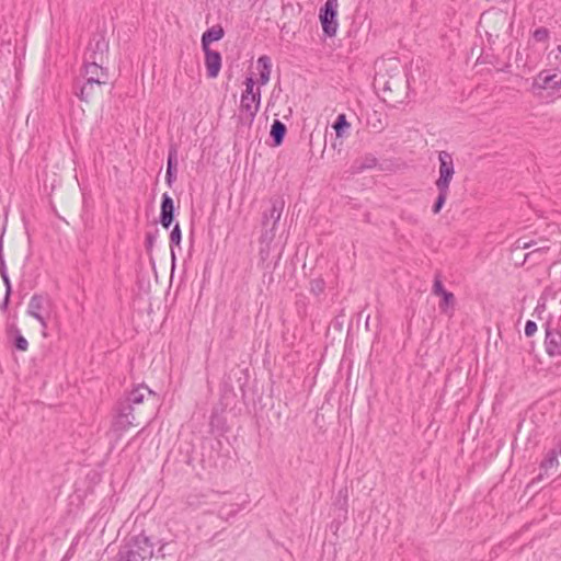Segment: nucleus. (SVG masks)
<instances>
[{"label": "nucleus", "instance_id": "nucleus-6", "mask_svg": "<svg viewBox=\"0 0 561 561\" xmlns=\"http://www.w3.org/2000/svg\"><path fill=\"white\" fill-rule=\"evenodd\" d=\"M337 7V0H327L318 14L323 35L325 37H333L336 35L339 27Z\"/></svg>", "mask_w": 561, "mask_h": 561}, {"label": "nucleus", "instance_id": "nucleus-33", "mask_svg": "<svg viewBox=\"0 0 561 561\" xmlns=\"http://www.w3.org/2000/svg\"><path fill=\"white\" fill-rule=\"evenodd\" d=\"M537 331V323L533 320H528L525 324V335L533 336Z\"/></svg>", "mask_w": 561, "mask_h": 561}, {"label": "nucleus", "instance_id": "nucleus-39", "mask_svg": "<svg viewBox=\"0 0 561 561\" xmlns=\"http://www.w3.org/2000/svg\"><path fill=\"white\" fill-rule=\"evenodd\" d=\"M317 284H318V288H320V286H324V282L322 279H319L317 280Z\"/></svg>", "mask_w": 561, "mask_h": 561}, {"label": "nucleus", "instance_id": "nucleus-16", "mask_svg": "<svg viewBox=\"0 0 561 561\" xmlns=\"http://www.w3.org/2000/svg\"><path fill=\"white\" fill-rule=\"evenodd\" d=\"M146 394L151 396L153 392L145 385H138L134 388L127 396L122 399V402H128L131 407L135 408L136 404H140L144 402Z\"/></svg>", "mask_w": 561, "mask_h": 561}, {"label": "nucleus", "instance_id": "nucleus-22", "mask_svg": "<svg viewBox=\"0 0 561 561\" xmlns=\"http://www.w3.org/2000/svg\"><path fill=\"white\" fill-rule=\"evenodd\" d=\"M440 297L442 299L438 304L440 312L445 314H451L456 305V298L454 294L447 290L445 294L440 295Z\"/></svg>", "mask_w": 561, "mask_h": 561}, {"label": "nucleus", "instance_id": "nucleus-34", "mask_svg": "<svg viewBox=\"0 0 561 561\" xmlns=\"http://www.w3.org/2000/svg\"><path fill=\"white\" fill-rule=\"evenodd\" d=\"M7 274H8L7 266H5L3 252H2V239H0V275L5 276Z\"/></svg>", "mask_w": 561, "mask_h": 561}, {"label": "nucleus", "instance_id": "nucleus-37", "mask_svg": "<svg viewBox=\"0 0 561 561\" xmlns=\"http://www.w3.org/2000/svg\"><path fill=\"white\" fill-rule=\"evenodd\" d=\"M240 510L239 505H236V508L229 511V512H225V507H221L219 513L221 516L226 515V516H233L234 514H237V512Z\"/></svg>", "mask_w": 561, "mask_h": 561}, {"label": "nucleus", "instance_id": "nucleus-38", "mask_svg": "<svg viewBox=\"0 0 561 561\" xmlns=\"http://www.w3.org/2000/svg\"><path fill=\"white\" fill-rule=\"evenodd\" d=\"M10 296H11V295H8V293H5V295H4V299H3V301H2V302H1V305H0V309H1L2 311H7V310H8L9 302H10Z\"/></svg>", "mask_w": 561, "mask_h": 561}, {"label": "nucleus", "instance_id": "nucleus-5", "mask_svg": "<svg viewBox=\"0 0 561 561\" xmlns=\"http://www.w3.org/2000/svg\"><path fill=\"white\" fill-rule=\"evenodd\" d=\"M51 300L47 295L34 294L27 306V314L36 319L42 329L48 327L47 320L50 316Z\"/></svg>", "mask_w": 561, "mask_h": 561}, {"label": "nucleus", "instance_id": "nucleus-21", "mask_svg": "<svg viewBox=\"0 0 561 561\" xmlns=\"http://www.w3.org/2000/svg\"><path fill=\"white\" fill-rule=\"evenodd\" d=\"M558 466V451L556 449L548 450L540 462V469L545 471V474H548L549 470L557 469Z\"/></svg>", "mask_w": 561, "mask_h": 561}, {"label": "nucleus", "instance_id": "nucleus-42", "mask_svg": "<svg viewBox=\"0 0 561 561\" xmlns=\"http://www.w3.org/2000/svg\"><path fill=\"white\" fill-rule=\"evenodd\" d=\"M558 50L561 53V45H560V46H558Z\"/></svg>", "mask_w": 561, "mask_h": 561}, {"label": "nucleus", "instance_id": "nucleus-35", "mask_svg": "<svg viewBox=\"0 0 561 561\" xmlns=\"http://www.w3.org/2000/svg\"><path fill=\"white\" fill-rule=\"evenodd\" d=\"M176 179V171H167L165 173V182L169 185V187L172 186L173 182Z\"/></svg>", "mask_w": 561, "mask_h": 561}, {"label": "nucleus", "instance_id": "nucleus-23", "mask_svg": "<svg viewBox=\"0 0 561 561\" xmlns=\"http://www.w3.org/2000/svg\"><path fill=\"white\" fill-rule=\"evenodd\" d=\"M351 124L347 122L345 114H339L332 124V128L335 131L336 138H342L345 136L347 129H350Z\"/></svg>", "mask_w": 561, "mask_h": 561}, {"label": "nucleus", "instance_id": "nucleus-41", "mask_svg": "<svg viewBox=\"0 0 561 561\" xmlns=\"http://www.w3.org/2000/svg\"><path fill=\"white\" fill-rule=\"evenodd\" d=\"M542 477H543V474H542V473H539V476L537 477V479H538V480H541V479H542Z\"/></svg>", "mask_w": 561, "mask_h": 561}, {"label": "nucleus", "instance_id": "nucleus-20", "mask_svg": "<svg viewBox=\"0 0 561 561\" xmlns=\"http://www.w3.org/2000/svg\"><path fill=\"white\" fill-rule=\"evenodd\" d=\"M550 250V247L545 244L538 248H535L530 252L524 255L523 263L531 262V264H539L543 261L545 254Z\"/></svg>", "mask_w": 561, "mask_h": 561}, {"label": "nucleus", "instance_id": "nucleus-28", "mask_svg": "<svg viewBox=\"0 0 561 561\" xmlns=\"http://www.w3.org/2000/svg\"><path fill=\"white\" fill-rule=\"evenodd\" d=\"M178 165V150L175 147H171L168 153L167 171H176Z\"/></svg>", "mask_w": 561, "mask_h": 561}, {"label": "nucleus", "instance_id": "nucleus-30", "mask_svg": "<svg viewBox=\"0 0 561 561\" xmlns=\"http://www.w3.org/2000/svg\"><path fill=\"white\" fill-rule=\"evenodd\" d=\"M549 30L546 27H538L534 31L533 37L536 42H546L549 38Z\"/></svg>", "mask_w": 561, "mask_h": 561}, {"label": "nucleus", "instance_id": "nucleus-11", "mask_svg": "<svg viewBox=\"0 0 561 561\" xmlns=\"http://www.w3.org/2000/svg\"><path fill=\"white\" fill-rule=\"evenodd\" d=\"M83 80L100 82L102 84H107L108 81V71L104 67L102 62L91 64L87 60H83V69H82Z\"/></svg>", "mask_w": 561, "mask_h": 561}, {"label": "nucleus", "instance_id": "nucleus-1", "mask_svg": "<svg viewBox=\"0 0 561 561\" xmlns=\"http://www.w3.org/2000/svg\"><path fill=\"white\" fill-rule=\"evenodd\" d=\"M245 90L241 94L238 123L241 126L250 128L259 112L261 104V90L260 88L254 91V80L248 77L244 81Z\"/></svg>", "mask_w": 561, "mask_h": 561}, {"label": "nucleus", "instance_id": "nucleus-25", "mask_svg": "<svg viewBox=\"0 0 561 561\" xmlns=\"http://www.w3.org/2000/svg\"><path fill=\"white\" fill-rule=\"evenodd\" d=\"M437 191H438V195L434 202V205L432 207V211L434 214H438L442 208L444 207L445 203H446V199L448 197V194H449V188H446V187H436Z\"/></svg>", "mask_w": 561, "mask_h": 561}, {"label": "nucleus", "instance_id": "nucleus-9", "mask_svg": "<svg viewBox=\"0 0 561 561\" xmlns=\"http://www.w3.org/2000/svg\"><path fill=\"white\" fill-rule=\"evenodd\" d=\"M439 161V176L435 181L436 187L449 188L450 182L455 174V164L453 157L449 152L443 150L438 153Z\"/></svg>", "mask_w": 561, "mask_h": 561}, {"label": "nucleus", "instance_id": "nucleus-7", "mask_svg": "<svg viewBox=\"0 0 561 561\" xmlns=\"http://www.w3.org/2000/svg\"><path fill=\"white\" fill-rule=\"evenodd\" d=\"M108 48L110 46L105 35L101 33L94 34L89 41L83 60H87L91 64H105L107 60Z\"/></svg>", "mask_w": 561, "mask_h": 561}, {"label": "nucleus", "instance_id": "nucleus-32", "mask_svg": "<svg viewBox=\"0 0 561 561\" xmlns=\"http://www.w3.org/2000/svg\"><path fill=\"white\" fill-rule=\"evenodd\" d=\"M536 244L535 241H526L524 238H519L516 240L515 244H514V250H526V249H530L531 247H534Z\"/></svg>", "mask_w": 561, "mask_h": 561}, {"label": "nucleus", "instance_id": "nucleus-24", "mask_svg": "<svg viewBox=\"0 0 561 561\" xmlns=\"http://www.w3.org/2000/svg\"><path fill=\"white\" fill-rule=\"evenodd\" d=\"M335 508L339 511L337 516L346 519L347 517V491L340 490L334 503Z\"/></svg>", "mask_w": 561, "mask_h": 561}, {"label": "nucleus", "instance_id": "nucleus-19", "mask_svg": "<svg viewBox=\"0 0 561 561\" xmlns=\"http://www.w3.org/2000/svg\"><path fill=\"white\" fill-rule=\"evenodd\" d=\"M257 65L261 68L259 82L261 85H264L268 82L271 76V58L266 55H263L259 57Z\"/></svg>", "mask_w": 561, "mask_h": 561}, {"label": "nucleus", "instance_id": "nucleus-12", "mask_svg": "<svg viewBox=\"0 0 561 561\" xmlns=\"http://www.w3.org/2000/svg\"><path fill=\"white\" fill-rule=\"evenodd\" d=\"M174 202L173 198L164 193L161 198L160 224L163 228L169 229L174 220Z\"/></svg>", "mask_w": 561, "mask_h": 561}, {"label": "nucleus", "instance_id": "nucleus-40", "mask_svg": "<svg viewBox=\"0 0 561 561\" xmlns=\"http://www.w3.org/2000/svg\"><path fill=\"white\" fill-rule=\"evenodd\" d=\"M388 89H390V82H389V81H387V82L385 83V90H388Z\"/></svg>", "mask_w": 561, "mask_h": 561}, {"label": "nucleus", "instance_id": "nucleus-10", "mask_svg": "<svg viewBox=\"0 0 561 561\" xmlns=\"http://www.w3.org/2000/svg\"><path fill=\"white\" fill-rule=\"evenodd\" d=\"M104 84L100 82H93L80 79L73 83V93L82 102L89 103L102 93V87Z\"/></svg>", "mask_w": 561, "mask_h": 561}, {"label": "nucleus", "instance_id": "nucleus-2", "mask_svg": "<svg viewBox=\"0 0 561 561\" xmlns=\"http://www.w3.org/2000/svg\"><path fill=\"white\" fill-rule=\"evenodd\" d=\"M153 556V545L145 535L133 537L118 552V561H150Z\"/></svg>", "mask_w": 561, "mask_h": 561}, {"label": "nucleus", "instance_id": "nucleus-31", "mask_svg": "<svg viewBox=\"0 0 561 561\" xmlns=\"http://www.w3.org/2000/svg\"><path fill=\"white\" fill-rule=\"evenodd\" d=\"M433 294L434 295H437V296H440L443 294H445L447 290L445 289L442 280H440V275L437 274L435 276V279H434V284H433Z\"/></svg>", "mask_w": 561, "mask_h": 561}, {"label": "nucleus", "instance_id": "nucleus-3", "mask_svg": "<svg viewBox=\"0 0 561 561\" xmlns=\"http://www.w3.org/2000/svg\"><path fill=\"white\" fill-rule=\"evenodd\" d=\"M283 209L284 202L282 199L276 198L271 201V207L268 210L264 211L262 216L263 232L260 238L261 243L268 245L274 240Z\"/></svg>", "mask_w": 561, "mask_h": 561}, {"label": "nucleus", "instance_id": "nucleus-17", "mask_svg": "<svg viewBox=\"0 0 561 561\" xmlns=\"http://www.w3.org/2000/svg\"><path fill=\"white\" fill-rule=\"evenodd\" d=\"M225 35V31L221 25H215L202 35V49L210 48V43L220 41Z\"/></svg>", "mask_w": 561, "mask_h": 561}, {"label": "nucleus", "instance_id": "nucleus-18", "mask_svg": "<svg viewBox=\"0 0 561 561\" xmlns=\"http://www.w3.org/2000/svg\"><path fill=\"white\" fill-rule=\"evenodd\" d=\"M286 133V125L279 119H274L270 130V136L274 147H278L283 144Z\"/></svg>", "mask_w": 561, "mask_h": 561}, {"label": "nucleus", "instance_id": "nucleus-4", "mask_svg": "<svg viewBox=\"0 0 561 561\" xmlns=\"http://www.w3.org/2000/svg\"><path fill=\"white\" fill-rule=\"evenodd\" d=\"M139 421L137 420L135 408L128 402L118 401L115 407V416L112 422V430L122 435L133 426H138Z\"/></svg>", "mask_w": 561, "mask_h": 561}, {"label": "nucleus", "instance_id": "nucleus-14", "mask_svg": "<svg viewBox=\"0 0 561 561\" xmlns=\"http://www.w3.org/2000/svg\"><path fill=\"white\" fill-rule=\"evenodd\" d=\"M378 165V159L373 153H365L355 159L351 165V173L358 174L366 170L375 169Z\"/></svg>", "mask_w": 561, "mask_h": 561}, {"label": "nucleus", "instance_id": "nucleus-27", "mask_svg": "<svg viewBox=\"0 0 561 561\" xmlns=\"http://www.w3.org/2000/svg\"><path fill=\"white\" fill-rule=\"evenodd\" d=\"M159 234V229L156 228L153 231H148L146 233L145 248L148 254H150L153 250L154 243L157 241Z\"/></svg>", "mask_w": 561, "mask_h": 561}, {"label": "nucleus", "instance_id": "nucleus-15", "mask_svg": "<svg viewBox=\"0 0 561 561\" xmlns=\"http://www.w3.org/2000/svg\"><path fill=\"white\" fill-rule=\"evenodd\" d=\"M561 87V77L541 71L535 79L534 88L558 90Z\"/></svg>", "mask_w": 561, "mask_h": 561}, {"label": "nucleus", "instance_id": "nucleus-13", "mask_svg": "<svg viewBox=\"0 0 561 561\" xmlns=\"http://www.w3.org/2000/svg\"><path fill=\"white\" fill-rule=\"evenodd\" d=\"M203 51L205 54L207 77L215 79L218 77L221 69V55L219 51L213 50L211 48L203 49Z\"/></svg>", "mask_w": 561, "mask_h": 561}, {"label": "nucleus", "instance_id": "nucleus-29", "mask_svg": "<svg viewBox=\"0 0 561 561\" xmlns=\"http://www.w3.org/2000/svg\"><path fill=\"white\" fill-rule=\"evenodd\" d=\"M14 347L18 351L25 352L28 347V342L26 339L16 330V335L14 337Z\"/></svg>", "mask_w": 561, "mask_h": 561}, {"label": "nucleus", "instance_id": "nucleus-8", "mask_svg": "<svg viewBox=\"0 0 561 561\" xmlns=\"http://www.w3.org/2000/svg\"><path fill=\"white\" fill-rule=\"evenodd\" d=\"M545 329V351L549 357L558 358L557 365H561V330L550 322L546 323Z\"/></svg>", "mask_w": 561, "mask_h": 561}, {"label": "nucleus", "instance_id": "nucleus-36", "mask_svg": "<svg viewBox=\"0 0 561 561\" xmlns=\"http://www.w3.org/2000/svg\"><path fill=\"white\" fill-rule=\"evenodd\" d=\"M4 285H5V293H8V295H11L12 293V286H11V282H10V278H9V275L7 274L5 276H1Z\"/></svg>", "mask_w": 561, "mask_h": 561}, {"label": "nucleus", "instance_id": "nucleus-26", "mask_svg": "<svg viewBox=\"0 0 561 561\" xmlns=\"http://www.w3.org/2000/svg\"><path fill=\"white\" fill-rule=\"evenodd\" d=\"M181 240H182V231H181L180 225L175 224L170 233L171 257H172L173 262L175 261V253H174L173 247L180 245Z\"/></svg>", "mask_w": 561, "mask_h": 561}]
</instances>
